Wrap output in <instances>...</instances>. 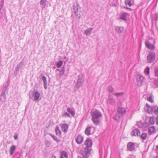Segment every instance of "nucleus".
Returning a JSON list of instances; mask_svg holds the SVG:
<instances>
[{
    "instance_id": "1",
    "label": "nucleus",
    "mask_w": 158,
    "mask_h": 158,
    "mask_svg": "<svg viewBox=\"0 0 158 158\" xmlns=\"http://www.w3.org/2000/svg\"><path fill=\"white\" fill-rule=\"evenodd\" d=\"M85 144L86 147L85 148L84 150L82 152V155L83 157H88L91 154L92 146L91 140L88 138L85 141Z\"/></svg>"
},
{
    "instance_id": "2",
    "label": "nucleus",
    "mask_w": 158,
    "mask_h": 158,
    "mask_svg": "<svg viewBox=\"0 0 158 158\" xmlns=\"http://www.w3.org/2000/svg\"><path fill=\"white\" fill-rule=\"evenodd\" d=\"M145 110L150 114H152L153 113L155 115H158V106H150L147 103L144 107Z\"/></svg>"
},
{
    "instance_id": "3",
    "label": "nucleus",
    "mask_w": 158,
    "mask_h": 158,
    "mask_svg": "<svg viewBox=\"0 0 158 158\" xmlns=\"http://www.w3.org/2000/svg\"><path fill=\"white\" fill-rule=\"evenodd\" d=\"M85 80V76L83 74H81L78 76V79L77 82L75 85V87L78 89L82 86L84 84Z\"/></svg>"
},
{
    "instance_id": "4",
    "label": "nucleus",
    "mask_w": 158,
    "mask_h": 158,
    "mask_svg": "<svg viewBox=\"0 0 158 158\" xmlns=\"http://www.w3.org/2000/svg\"><path fill=\"white\" fill-rule=\"evenodd\" d=\"M92 118H98L102 116V114L99 110L97 109L92 110L91 112Z\"/></svg>"
},
{
    "instance_id": "5",
    "label": "nucleus",
    "mask_w": 158,
    "mask_h": 158,
    "mask_svg": "<svg viewBox=\"0 0 158 158\" xmlns=\"http://www.w3.org/2000/svg\"><path fill=\"white\" fill-rule=\"evenodd\" d=\"M73 9L74 10L76 16L80 18L81 8L77 3H74L73 5Z\"/></svg>"
},
{
    "instance_id": "6",
    "label": "nucleus",
    "mask_w": 158,
    "mask_h": 158,
    "mask_svg": "<svg viewBox=\"0 0 158 158\" xmlns=\"http://www.w3.org/2000/svg\"><path fill=\"white\" fill-rule=\"evenodd\" d=\"M156 54L154 52L149 53L147 56V60L148 63H151L153 62L155 58Z\"/></svg>"
},
{
    "instance_id": "7",
    "label": "nucleus",
    "mask_w": 158,
    "mask_h": 158,
    "mask_svg": "<svg viewBox=\"0 0 158 158\" xmlns=\"http://www.w3.org/2000/svg\"><path fill=\"white\" fill-rule=\"evenodd\" d=\"M118 117L119 118H122L123 114L125 113V109L124 108L119 107L118 108Z\"/></svg>"
},
{
    "instance_id": "8",
    "label": "nucleus",
    "mask_w": 158,
    "mask_h": 158,
    "mask_svg": "<svg viewBox=\"0 0 158 158\" xmlns=\"http://www.w3.org/2000/svg\"><path fill=\"white\" fill-rule=\"evenodd\" d=\"M115 30L116 32L119 34L124 33L126 31L124 28L123 27L118 26H115Z\"/></svg>"
},
{
    "instance_id": "9",
    "label": "nucleus",
    "mask_w": 158,
    "mask_h": 158,
    "mask_svg": "<svg viewBox=\"0 0 158 158\" xmlns=\"http://www.w3.org/2000/svg\"><path fill=\"white\" fill-rule=\"evenodd\" d=\"M60 126L62 131L64 133H66L68 132L69 129V125L68 124L65 123L60 124Z\"/></svg>"
},
{
    "instance_id": "10",
    "label": "nucleus",
    "mask_w": 158,
    "mask_h": 158,
    "mask_svg": "<svg viewBox=\"0 0 158 158\" xmlns=\"http://www.w3.org/2000/svg\"><path fill=\"white\" fill-rule=\"evenodd\" d=\"M132 131L131 133V135L132 136H139L140 135V131L138 128H135L134 127L132 128Z\"/></svg>"
},
{
    "instance_id": "11",
    "label": "nucleus",
    "mask_w": 158,
    "mask_h": 158,
    "mask_svg": "<svg viewBox=\"0 0 158 158\" xmlns=\"http://www.w3.org/2000/svg\"><path fill=\"white\" fill-rule=\"evenodd\" d=\"M127 149L130 151H133L135 148V144L134 143L130 142L127 145Z\"/></svg>"
},
{
    "instance_id": "12",
    "label": "nucleus",
    "mask_w": 158,
    "mask_h": 158,
    "mask_svg": "<svg viewBox=\"0 0 158 158\" xmlns=\"http://www.w3.org/2000/svg\"><path fill=\"white\" fill-rule=\"evenodd\" d=\"M144 77L142 75H138L137 76L136 80L137 82L140 85L143 82Z\"/></svg>"
},
{
    "instance_id": "13",
    "label": "nucleus",
    "mask_w": 158,
    "mask_h": 158,
    "mask_svg": "<svg viewBox=\"0 0 158 158\" xmlns=\"http://www.w3.org/2000/svg\"><path fill=\"white\" fill-rule=\"evenodd\" d=\"M129 15V14L127 12H124L120 15V19L126 21H127V16Z\"/></svg>"
},
{
    "instance_id": "14",
    "label": "nucleus",
    "mask_w": 158,
    "mask_h": 158,
    "mask_svg": "<svg viewBox=\"0 0 158 158\" xmlns=\"http://www.w3.org/2000/svg\"><path fill=\"white\" fill-rule=\"evenodd\" d=\"M31 94L34 96L35 101H37L39 100L40 94L38 91H36L34 94V92H32Z\"/></svg>"
},
{
    "instance_id": "15",
    "label": "nucleus",
    "mask_w": 158,
    "mask_h": 158,
    "mask_svg": "<svg viewBox=\"0 0 158 158\" xmlns=\"http://www.w3.org/2000/svg\"><path fill=\"white\" fill-rule=\"evenodd\" d=\"M76 141L77 144H81L83 141V137L80 135L78 136L76 138Z\"/></svg>"
},
{
    "instance_id": "16",
    "label": "nucleus",
    "mask_w": 158,
    "mask_h": 158,
    "mask_svg": "<svg viewBox=\"0 0 158 158\" xmlns=\"http://www.w3.org/2000/svg\"><path fill=\"white\" fill-rule=\"evenodd\" d=\"M145 44L146 46L149 49L152 50H154L155 49V46L152 44H150L148 41H146Z\"/></svg>"
},
{
    "instance_id": "17",
    "label": "nucleus",
    "mask_w": 158,
    "mask_h": 158,
    "mask_svg": "<svg viewBox=\"0 0 158 158\" xmlns=\"http://www.w3.org/2000/svg\"><path fill=\"white\" fill-rule=\"evenodd\" d=\"M6 93L4 91H2L1 94L0 96V100L1 101L4 102L6 101V95L5 93Z\"/></svg>"
},
{
    "instance_id": "18",
    "label": "nucleus",
    "mask_w": 158,
    "mask_h": 158,
    "mask_svg": "<svg viewBox=\"0 0 158 158\" xmlns=\"http://www.w3.org/2000/svg\"><path fill=\"white\" fill-rule=\"evenodd\" d=\"M155 128L154 126L148 128V132L149 135H151L155 132Z\"/></svg>"
},
{
    "instance_id": "19",
    "label": "nucleus",
    "mask_w": 158,
    "mask_h": 158,
    "mask_svg": "<svg viewBox=\"0 0 158 158\" xmlns=\"http://www.w3.org/2000/svg\"><path fill=\"white\" fill-rule=\"evenodd\" d=\"M42 79L43 81L44 88L46 89L47 88L46 78L45 76H43L42 77Z\"/></svg>"
},
{
    "instance_id": "20",
    "label": "nucleus",
    "mask_w": 158,
    "mask_h": 158,
    "mask_svg": "<svg viewBox=\"0 0 158 158\" xmlns=\"http://www.w3.org/2000/svg\"><path fill=\"white\" fill-rule=\"evenodd\" d=\"M56 134L58 136H60L61 135V132L59 129V127L58 125L56 126L55 129Z\"/></svg>"
},
{
    "instance_id": "21",
    "label": "nucleus",
    "mask_w": 158,
    "mask_h": 158,
    "mask_svg": "<svg viewBox=\"0 0 158 158\" xmlns=\"http://www.w3.org/2000/svg\"><path fill=\"white\" fill-rule=\"evenodd\" d=\"M143 125L142 129L144 130H146L149 127L150 124L148 123H147V122H146L144 123H143Z\"/></svg>"
},
{
    "instance_id": "22",
    "label": "nucleus",
    "mask_w": 158,
    "mask_h": 158,
    "mask_svg": "<svg viewBox=\"0 0 158 158\" xmlns=\"http://www.w3.org/2000/svg\"><path fill=\"white\" fill-rule=\"evenodd\" d=\"M139 136H140V138H141L143 140H144L147 138V134L146 133L143 132L142 133L141 135L140 134Z\"/></svg>"
},
{
    "instance_id": "23",
    "label": "nucleus",
    "mask_w": 158,
    "mask_h": 158,
    "mask_svg": "<svg viewBox=\"0 0 158 158\" xmlns=\"http://www.w3.org/2000/svg\"><path fill=\"white\" fill-rule=\"evenodd\" d=\"M108 101L109 103L112 104L114 103L115 102L114 99L110 95H109V96Z\"/></svg>"
},
{
    "instance_id": "24",
    "label": "nucleus",
    "mask_w": 158,
    "mask_h": 158,
    "mask_svg": "<svg viewBox=\"0 0 158 158\" xmlns=\"http://www.w3.org/2000/svg\"><path fill=\"white\" fill-rule=\"evenodd\" d=\"M91 127H88L85 131V133L87 135H90Z\"/></svg>"
},
{
    "instance_id": "25",
    "label": "nucleus",
    "mask_w": 158,
    "mask_h": 158,
    "mask_svg": "<svg viewBox=\"0 0 158 158\" xmlns=\"http://www.w3.org/2000/svg\"><path fill=\"white\" fill-rule=\"evenodd\" d=\"M92 120L96 126L98 125L101 123L100 119H92Z\"/></svg>"
},
{
    "instance_id": "26",
    "label": "nucleus",
    "mask_w": 158,
    "mask_h": 158,
    "mask_svg": "<svg viewBox=\"0 0 158 158\" xmlns=\"http://www.w3.org/2000/svg\"><path fill=\"white\" fill-rule=\"evenodd\" d=\"M15 148L16 146L15 145H13L11 147L10 150V153L11 155H12L13 154Z\"/></svg>"
},
{
    "instance_id": "27",
    "label": "nucleus",
    "mask_w": 158,
    "mask_h": 158,
    "mask_svg": "<svg viewBox=\"0 0 158 158\" xmlns=\"http://www.w3.org/2000/svg\"><path fill=\"white\" fill-rule=\"evenodd\" d=\"M65 67L64 66H63L62 67L61 69L60 70V73L59 74V75L60 77H61L64 74L65 71Z\"/></svg>"
},
{
    "instance_id": "28",
    "label": "nucleus",
    "mask_w": 158,
    "mask_h": 158,
    "mask_svg": "<svg viewBox=\"0 0 158 158\" xmlns=\"http://www.w3.org/2000/svg\"><path fill=\"white\" fill-rule=\"evenodd\" d=\"M47 0H41L40 2V4L42 6V8H44L46 5Z\"/></svg>"
},
{
    "instance_id": "29",
    "label": "nucleus",
    "mask_w": 158,
    "mask_h": 158,
    "mask_svg": "<svg viewBox=\"0 0 158 158\" xmlns=\"http://www.w3.org/2000/svg\"><path fill=\"white\" fill-rule=\"evenodd\" d=\"M93 29V28H89L88 29L86 30L85 31V33L86 35H88Z\"/></svg>"
},
{
    "instance_id": "30",
    "label": "nucleus",
    "mask_w": 158,
    "mask_h": 158,
    "mask_svg": "<svg viewBox=\"0 0 158 158\" xmlns=\"http://www.w3.org/2000/svg\"><path fill=\"white\" fill-rule=\"evenodd\" d=\"M67 111L70 113L72 116H74V115L75 113L74 111L70 109L69 108H67Z\"/></svg>"
},
{
    "instance_id": "31",
    "label": "nucleus",
    "mask_w": 158,
    "mask_h": 158,
    "mask_svg": "<svg viewBox=\"0 0 158 158\" xmlns=\"http://www.w3.org/2000/svg\"><path fill=\"white\" fill-rule=\"evenodd\" d=\"M125 2L126 5H128L130 7L132 5L131 1L130 0H126Z\"/></svg>"
},
{
    "instance_id": "32",
    "label": "nucleus",
    "mask_w": 158,
    "mask_h": 158,
    "mask_svg": "<svg viewBox=\"0 0 158 158\" xmlns=\"http://www.w3.org/2000/svg\"><path fill=\"white\" fill-rule=\"evenodd\" d=\"M24 61L22 60L19 64L17 67H18L19 68H21L23 66V65L24 64Z\"/></svg>"
},
{
    "instance_id": "33",
    "label": "nucleus",
    "mask_w": 158,
    "mask_h": 158,
    "mask_svg": "<svg viewBox=\"0 0 158 158\" xmlns=\"http://www.w3.org/2000/svg\"><path fill=\"white\" fill-rule=\"evenodd\" d=\"M50 135L53 139L57 143H59L60 142V140L54 135L51 134Z\"/></svg>"
},
{
    "instance_id": "34",
    "label": "nucleus",
    "mask_w": 158,
    "mask_h": 158,
    "mask_svg": "<svg viewBox=\"0 0 158 158\" xmlns=\"http://www.w3.org/2000/svg\"><path fill=\"white\" fill-rule=\"evenodd\" d=\"M63 157H64L65 158H67L68 155L66 152L65 151H63L61 152V156Z\"/></svg>"
},
{
    "instance_id": "35",
    "label": "nucleus",
    "mask_w": 158,
    "mask_h": 158,
    "mask_svg": "<svg viewBox=\"0 0 158 158\" xmlns=\"http://www.w3.org/2000/svg\"><path fill=\"white\" fill-rule=\"evenodd\" d=\"M18 67H17L15 68V71L14 72V74L15 75H17V74L18 73L19 71V69Z\"/></svg>"
},
{
    "instance_id": "36",
    "label": "nucleus",
    "mask_w": 158,
    "mask_h": 158,
    "mask_svg": "<svg viewBox=\"0 0 158 158\" xmlns=\"http://www.w3.org/2000/svg\"><path fill=\"white\" fill-rule=\"evenodd\" d=\"M143 123L140 122H138L137 123V125L140 128H142L143 127Z\"/></svg>"
},
{
    "instance_id": "37",
    "label": "nucleus",
    "mask_w": 158,
    "mask_h": 158,
    "mask_svg": "<svg viewBox=\"0 0 158 158\" xmlns=\"http://www.w3.org/2000/svg\"><path fill=\"white\" fill-rule=\"evenodd\" d=\"M63 64V61L62 60L59 61L57 64L56 66L58 68L60 67Z\"/></svg>"
},
{
    "instance_id": "38",
    "label": "nucleus",
    "mask_w": 158,
    "mask_h": 158,
    "mask_svg": "<svg viewBox=\"0 0 158 158\" xmlns=\"http://www.w3.org/2000/svg\"><path fill=\"white\" fill-rule=\"evenodd\" d=\"M108 91L110 93H111L114 91V89L112 86H110L108 88Z\"/></svg>"
},
{
    "instance_id": "39",
    "label": "nucleus",
    "mask_w": 158,
    "mask_h": 158,
    "mask_svg": "<svg viewBox=\"0 0 158 158\" xmlns=\"http://www.w3.org/2000/svg\"><path fill=\"white\" fill-rule=\"evenodd\" d=\"M8 88V86L6 85L3 88L2 91H4L5 92L7 93Z\"/></svg>"
},
{
    "instance_id": "40",
    "label": "nucleus",
    "mask_w": 158,
    "mask_h": 158,
    "mask_svg": "<svg viewBox=\"0 0 158 158\" xmlns=\"http://www.w3.org/2000/svg\"><path fill=\"white\" fill-rule=\"evenodd\" d=\"M148 101H149L151 103H153L154 102V100L152 98V97L151 96H149V97L147 99Z\"/></svg>"
},
{
    "instance_id": "41",
    "label": "nucleus",
    "mask_w": 158,
    "mask_h": 158,
    "mask_svg": "<svg viewBox=\"0 0 158 158\" xmlns=\"http://www.w3.org/2000/svg\"><path fill=\"white\" fill-rule=\"evenodd\" d=\"M149 121V123L151 125H153L155 123L154 119H148Z\"/></svg>"
},
{
    "instance_id": "42",
    "label": "nucleus",
    "mask_w": 158,
    "mask_h": 158,
    "mask_svg": "<svg viewBox=\"0 0 158 158\" xmlns=\"http://www.w3.org/2000/svg\"><path fill=\"white\" fill-rule=\"evenodd\" d=\"M123 95V93H117L114 94V95L117 97H119L120 96H122Z\"/></svg>"
},
{
    "instance_id": "43",
    "label": "nucleus",
    "mask_w": 158,
    "mask_h": 158,
    "mask_svg": "<svg viewBox=\"0 0 158 158\" xmlns=\"http://www.w3.org/2000/svg\"><path fill=\"white\" fill-rule=\"evenodd\" d=\"M150 68L148 67H147L145 70V72L147 74L149 73Z\"/></svg>"
},
{
    "instance_id": "44",
    "label": "nucleus",
    "mask_w": 158,
    "mask_h": 158,
    "mask_svg": "<svg viewBox=\"0 0 158 158\" xmlns=\"http://www.w3.org/2000/svg\"><path fill=\"white\" fill-rule=\"evenodd\" d=\"M155 76L158 77V68L155 70Z\"/></svg>"
},
{
    "instance_id": "45",
    "label": "nucleus",
    "mask_w": 158,
    "mask_h": 158,
    "mask_svg": "<svg viewBox=\"0 0 158 158\" xmlns=\"http://www.w3.org/2000/svg\"><path fill=\"white\" fill-rule=\"evenodd\" d=\"M64 116L65 117H70V115L67 113L66 112L64 114Z\"/></svg>"
},
{
    "instance_id": "46",
    "label": "nucleus",
    "mask_w": 158,
    "mask_h": 158,
    "mask_svg": "<svg viewBox=\"0 0 158 158\" xmlns=\"http://www.w3.org/2000/svg\"><path fill=\"white\" fill-rule=\"evenodd\" d=\"M46 145H47V147H49L50 146V143L49 142L47 141V144Z\"/></svg>"
},
{
    "instance_id": "47",
    "label": "nucleus",
    "mask_w": 158,
    "mask_h": 158,
    "mask_svg": "<svg viewBox=\"0 0 158 158\" xmlns=\"http://www.w3.org/2000/svg\"><path fill=\"white\" fill-rule=\"evenodd\" d=\"M158 20V15H157L155 18V21H156Z\"/></svg>"
},
{
    "instance_id": "48",
    "label": "nucleus",
    "mask_w": 158,
    "mask_h": 158,
    "mask_svg": "<svg viewBox=\"0 0 158 158\" xmlns=\"http://www.w3.org/2000/svg\"><path fill=\"white\" fill-rule=\"evenodd\" d=\"M3 7V4H1L0 5V10H1Z\"/></svg>"
},
{
    "instance_id": "49",
    "label": "nucleus",
    "mask_w": 158,
    "mask_h": 158,
    "mask_svg": "<svg viewBox=\"0 0 158 158\" xmlns=\"http://www.w3.org/2000/svg\"><path fill=\"white\" fill-rule=\"evenodd\" d=\"M155 83L156 84H158V79L157 80H155Z\"/></svg>"
},
{
    "instance_id": "50",
    "label": "nucleus",
    "mask_w": 158,
    "mask_h": 158,
    "mask_svg": "<svg viewBox=\"0 0 158 158\" xmlns=\"http://www.w3.org/2000/svg\"><path fill=\"white\" fill-rule=\"evenodd\" d=\"M156 124L158 125V119H156Z\"/></svg>"
},
{
    "instance_id": "51",
    "label": "nucleus",
    "mask_w": 158,
    "mask_h": 158,
    "mask_svg": "<svg viewBox=\"0 0 158 158\" xmlns=\"http://www.w3.org/2000/svg\"><path fill=\"white\" fill-rule=\"evenodd\" d=\"M14 137L15 139V140L17 139V138H18L17 136H14Z\"/></svg>"
},
{
    "instance_id": "52",
    "label": "nucleus",
    "mask_w": 158,
    "mask_h": 158,
    "mask_svg": "<svg viewBox=\"0 0 158 158\" xmlns=\"http://www.w3.org/2000/svg\"><path fill=\"white\" fill-rule=\"evenodd\" d=\"M52 158H56V157L55 156L52 155Z\"/></svg>"
},
{
    "instance_id": "53",
    "label": "nucleus",
    "mask_w": 158,
    "mask_h": 158,
    "mask_svg": "<svg viewBox=\"0 0 158 158\" xmlns=\"http://www.w3.org/2000/svg\"><path fill=\"white\" fill-rule=\"evenodd\" d=\"M149 118H150V119H151V118H155V117L154 116H153L152 117H150Z\"/></svg>"
},
{
    "instance_id": "54",
    "label": "nucleus",
    "mask_w": 158,
    "mask_h": 158,
    "mask_svg": "<svg viewBox=\"0 0 158 158\" xmlns=\"http://www.w3.org/2000/svg\"><path fill=\"white\" fill-rule=\"evenodd\" d=\"M78 158H88V157H79V156H78Z\"/></svg>"
},
{
    "instance_id": "55",
    "label": "nucleus",
    "mask_w": 158,
    "mask_h": 158,
    "mask_svg": "<svg viewBox=\"0 0 158 158\" xmlns=\"http://www.w3.org/2000/svg\"><path fill=\"white\" fill-rule=\"evenodd\" d=\"M112 6H116V5L115 4H113L112 5Z\"/></svg>"
},
{
    "instance_id": "56",
    "label": "nucleus",
    "mask_w": 158,
    "mask_h": 158,
    "mask_svg": "<svg viewBox=\"0 0 158 158\" xmlns=\"http://www.w3.org/2000/svg\"><path fill=\"white\" fill-rule=\"evenodd\" d=\"M156 149L158 150V145L156 146Z\"/></svg>"
},
{
    "instance_id": "57",
    "label": "nucleus",
    "mask_w": 158,
    "mask_h": 158,
    "mask_svg": "<svg viewBox=\"0 0 158 158\" xmlns=\"http://www.w3.org/2000/svg\"><path fill=\"white\" fill-rule=\"evenodd\" d=\"M53 68L54 69H55L56 68V67L55 66H54L53 67Z\"/></svg>"
},
{
    "instance_id": "58",
    "label": "nucleus",
    "mask_w": 158,
    "mask_h": 158,
    "mask_svg": "<svg viewBox=\"0 0 158 158\" xmlns=\"http://www.w3.org/2000/svg\"><path fill=\"white\" fill-rule=\"evenodd\" d=\"M155 158H158V156H155Z\"/></svg>"
},
{
    "instance_id": "59",
    "label": "nucleus",
    "mask_w": 158,
    "mask_h": 158,
    "mask_svg": "<svg viewBox=\"0 0 158 158\" xmlns=\"http://www.w3.org/2000/svg\"><path fill=\"white\" fill-rule=\"evenodd\" d=\"M60 158H64L63 156H60Z\"/></svg>"
},
{
    "instance_id": "60",
    "label": "nucleus",
    "mask_w": 158,
    "mask_h": 158,
    "mask_svg": "<svg viewBox=\"0 0 158 158\" xmlns=\"http://www.w3.org/2000/svg\"><path fill=\"white\" fill-rule=\"evenodd\" d=\"M125 8L127 9H129L128 7H125Z\"/></svg>"
},
{
    "instance_id": "61",
    "label": "nucleus",
    "mask_w": 158,
    "mask_h": 158,
    "mask_svg": "<svg viewBox=\"0 0 158 158\" xmlns=\"http://www.w3.org/2000/svg\"><path fill=\"white\" fill-rule=\"evenodd\" d=\"M158 118V116L157 117V118Z\"/></svg>"
},
{
    "instance_id": "62",
    "label": "nucleus",
    "mask_w": 158,
    "mask_h": 158,
    "mask_svg": "<svg viewBox=\"0 0 158 158\" xmlns=\"http://www.w3.org/2000/svg\"><path fill=\"white\" fill-rule=\"evenodd\" d=\"M57 70H59V69H58Z\"/></svg>"
}]
</instances>
